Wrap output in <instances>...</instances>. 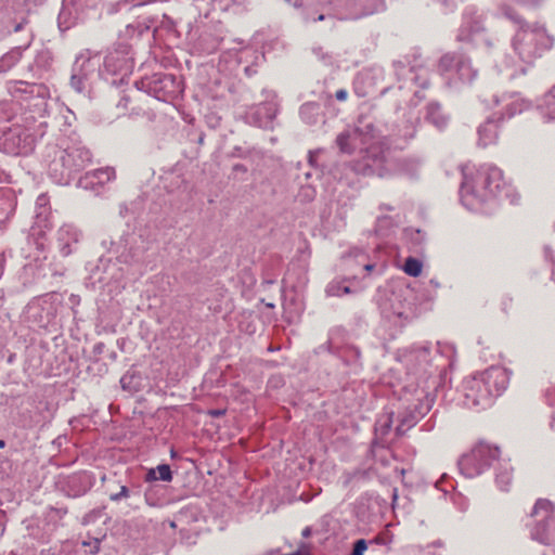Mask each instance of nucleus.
Masks as SVG:
<instances>
[{"label": "nucleus", "instance_id": "obj_6", "mask_svg": "<svg viewBox=\"0 0 555 555\" xmlns=\"http://www.w3.org/2000/svg\"><path fill=\"white\" fill-rule=\"evenodd\" d=\"M554 512V506L546 499H539L532 509L531 516H541L543 519L550 517Z\"/></svg>", "mask_w": 555, "mask_h": 555}, {"label": "nucleus", "instance_id": "obj_16", "mask_svg": "<svg viewBox=\"0 0 555 555\" xmlns=\"http://www.w3.org/2000/svg\"><path fill=\"white\" fill-rule=\"evenodd\" d=\"M102 173L106 175L107 180H111L112 178H115L114 169L107 168V169L103 170Z\"/></svg>", "mask_w": 555, "mask_h": 555}, {"label": "nucleus", "instance_id": "obj_9", "mask_svg": "<svg viewBox=\"0 0 555 555\" xmlns=\"http://www.w3.org/2000/svg\"><path fill=\"white\" fill-rule=\"evenodd\" d=\"M422 269H423V263L418 259L413 258V257L406 258L404 266H403V271L408 275L413 276V278L420 276L422 273Z\"/></svg>", "mask_w": 555, "mask_h": 555}, {"label": "nucleus", "instance_id": "obj_2", "mask_svg": "<svg viewBox=\"0 0 555 555\" xmlns=\"http://www.w3.org/2000/svg\"><path fill=\"white\" fill-rule=\"evenodd\" d=\"M477 178L482 180V185H478V197L486 199L489 196L504 195L511 199L512 204H517L520 195L511 183L504 180L503 171L495 166H481L477 169Z\"/></svg>", "mask_w": 555, "mask_h": 555}, {"label": "nucleus", "instance_id": "obj_20", "mask_svg": "<svg viewBox=\"0 0 555 555\" xmlns=\"http://www.w3.org/2000/svg\"><path fill=\"white\" fill-rule=\"evenodd\" d=\"M504 14L511 18H514V16L509 13L508 10H504Z\"/></svg>", "mask_w": 555, "mask_h": 555}, {"label": "nucleus", "instance_id": "obj_19", "mask_svg": "<svg viewBox=\"0 0 555 555\" xmlns=\"http://www.w3.org/2000/svg\"><path fill=\"white\" fill-rule=\"evenodd\" d=\"M364 268L366 271H372L374 269V264H366Z\"/></svg>", "mask_w": 555, "mask_h": 555}, {"label": "nucleus", "instance_id": "obj_23", "mask_svg": "<svg viewBox=\"0 0 555 555\" xmlns=\"http://www.w3.org/2000/svg\"><path fill=\"white\" fill-rule=\"evenodd\" d=\"M318 20H319V21H323V20H324V15H320V16L318 17Z\"/></svg>", "mask_w": 555, "mask_h": 555}, {"label": "nucleus", "instance_id": "obj_21", "mask_svg": "<svg viewBox=\"0 0 555 555\" xmlns=\"http://www.w3.org/2000/svg\"><path fill=\"white\" fill-rule=\"evenodd\" d=\"M349 293H350L349 287H347V286H346V287H344V294H349Z\"/></svg>", "mask_w": 555, "mask_h": 555}, {"label": "nucleus", "instance_id": "obj_8", "mask_svg": "<svg viewBox=\"0 0 555 555\" xmlns=\"http://www.w3.org/2000/svg\"><path fill=\"white\" fill-rule=\"evenodd\" d=\"M157 473H158V476H155V470L151 469L146 475V480L151 481V480L159 479L163 481H170L172 479V474H171L170 467L167 464L158 465Z\"/></svg>", "mask_w": 555, "mask_h": 555}, {"label": "nucleus", "instance_id": "obj_22", "mask_svg": "<svg viewBox=\"0 0 555 555\" xmlns=\"http://www.w3.org/2000/svg\"><path fill=\"white\" fill-rule=\"evenodd\" d=\"M5 447V442L4 440H0V449L4 448Z\"/></svg>", "mask_w": 555, "mask_h": 555}, {"label": "nucleus", "instance_id": "obj_1", "mask_svg": "<svg viewBox=\"0 0 555 555\" xmlns=\"http://www.w3.org/2000/svg\"><path fill=\"white\" fill-rule=\"evenodd\" d=\"M509 373L501 366H491L465 382V403L469 408L485 410L492 405L508 386Z\"/></svg>", "mask_w": 555, "mask_h": 555}, {"label": "nucleus", "instance_id": "obj_10", "mask_svg": "<svg viewBox=\"0 0 555 555\" xmlns=\"http://www.w3.org/2000/svg\"><path fill=\"white\" fill-rule=\"evenodd\" d=\"M350 134L348 132H343L338 134L336 139V143L343 153L350 154L353 151V147L351 146L350 142Z\"/></svg>", "mask_w": 555, "mask_h": 555}, {"label": "nucleus", "instance_id": "obj_7", "mask_svg": "<svg viewBox=\"0 0 555 555\" xmlns=\"http://www.w3.org/2000/svg\"><path fill=\"white\" fill-rule=\"evenodd\" d=\"M542 109L548 120H555V86L545 94Z\"/></svg>", "mask_w": 555, "mask_h": 555}, {"label": "nucleus", "instance_id": "obj_18", "mask_svg": "<svg viewBox=\"0 0 555 555\" xmlns=\"http://www.w3.org/2000/svg\"><path fill=\"white\" fill-rule=\"evenodd\" d=\"M302 535L304 537H309L310 535V529L309 528L304 529Z\"/></svg>", "mask_w": 555, "mask_h": 555}, {"label": "nucleus", "instance_id": "obj_13", "mask_svg": "<svg viewBox=\"0 0 555 555\" xmlns=\"http://www.w3.org/2000/svg\"><path fill=\"white\" fill-rule=\"evenodd\" d=\"M335 96L338 101H346L348 98V92L345 89H339L336 91Z\"/></svg>", "mask_w": 555, "mask_h": 555}, {"label": "nucleus", "instance_id": "obj_11", "mask_svg": "<svg viewBox=\"0 0 555 555\" xmlns=\"http://www.w3.org/2000/svg\"><path fill=\"white\" fill-rule=\"evenodd\" d=\"M367 550V544L364 539H360L354 542L351 555H364Z\"/></svg>", "mask_w": 555, "mask_h": 555}, {"label": "nucleus", "instance_id": "obj_3", "mask_svg": "<svg viewBox=\"0 0 555 555\" xmlns=\"http://www.w3.org/2000/svg\"><path fill=\"white\" fill-rule=\"evenodd\" d=\"M499 448L479 442L460 460L461 470L465 476L473 478L487 469L493 461L499 459Z\"/></svg>", "mask_w": 555, "mask_h": 555}, {"label": "nucleus", "instance_id": "obj_5", "mask_svg": "<svg viewBox=\"0 0 555 555\" xmlns=\"http://www.w3.org/2000/svg\"><path fill=\"white\" fill-rule=\"evenodd\" d=\"M478 185H482V180L477 178V169L473 171L466 168L464 170V181L462 183L461 198L464 205L468 208H474L477 203L483 201L478 197Z\"/></svg>", "mask_w": 555, "mask_h": 555}, {"label": "nucleus", "instance_id": "obj_12", "mask_svg": "<svg viewBox=\"0 0 555 555\" xmlns=\"http://www.w3.org/2000/svg\"><path fill=\"white\" fill-rule=\"evenodd\" d=\"M128 496H129L128 488L126 486H121L120 487V491L118 493H115V494L111 495V500L112 501H119L122 498H128Z\"/></svg>", "mask_w": 555, "mask_h": 555}, {"label": "nucleus", "instance_id": "obj_14", "mask_svg": "<svg viewBox=\"0 0 555 555\" xmlns=\"http://www.w3.org/2000/svg\"><path fill=\"white\" fill-rule=\"evenodd\" d=\"M225 411L224 410H210L208 412L209 415L214 416V417H219V416H222L224 415Z\"/></svg>", "mask_w": 555, "mask_h": 555}, {"label": "nucleus", "instance_id": "obj_15", "mask_svg": "<svg viewBox=\"0 0 555 555\" xmlns=\"http://www.w3.org/2000/svg\"><path fill=\"white\" fill-rule=\"evenodd\" d=\"M457 39L460 41H465V40H469L470 39V35L469 34H465L464 29H462L457 36Z\"/></svg>", "mask_w": 555, "mask_h": 555}, {"label": "nucleus", "instance_id": "obj_4", "mask_svg": "<svg viewBox=\"0 0 555 555\" xmlns=\"http://www.w3.org/2000/svg\"><path fill=\"white\" fill-rule=\"evenodd\" d=\"M386 157L384 150L378 144L371 145L362 155L360 160L354 163V170L364 176L376 175L384 177L387 173Z\"/></svg>", "mask_w": 555, "mask_h": 555}, {"label": "nucleus", "instance_id": "obj_17", "mask_svg": "<svg viewBox=\"0 0 555 555\" xmlns=\"http://www.w3.org/2000/svg\"><path fill=\"white\" fill-rule=\"evenodd\" d=\"M452 61H453V59H452V57H450V56L446 55V56H443V57L441 59L440 63H441V65H443V64H449V63H451Z\"/></svg>", "mask_w": 555, "mask_h": 555}]
</instances>
